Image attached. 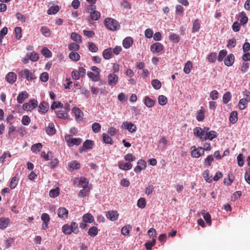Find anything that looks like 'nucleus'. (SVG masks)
<instances>
[{"mask_svg":"<svg viewBox=\"0 0 250 250\" xmlns=\"http://www.w3.org/2000/svg\"><path fill=\"white\" fill-rule=\"evenodd\" d=\"M88 49L92 52H97L98 50V47L92 42L88 43Z\"/></svg>","mask_w":250,"mask_h":250,"instance_id":"e2e57ef3","label":"nucleus"},{"mask_svg":"<svg viewBox=\"0 0 250 250\" xmlns=\"http://www.w3.org/2000/svg\"><path fill=\"white\" fill-rule=\"evenodd\" d=\"M72 111L75 115V119L77 121H82L83 119V112L78 107H74Z\"/></svg>","mask_w":250,"mask_h":250,"instance_id":"4468645a","label":"nucleus"},{"mask_svg":"<svg viewBox=\"0 0 250 250\" xmlns=\"http://www.w3.org/2000/svg\"><path fill=\"white\" fill-rule=\"evenodd\" d=\"M133 40L131 37H128L125 38L123 42V45L124 48H129L133 44Z\"/></svg>","mask_w":250,"mask_h":250,"instance_id":"6ab92c4d","label":"nucleus"},{"mask_svg":"<svg viewBox=\"0 0 250 250\" xmlns=\"http://www.w3.org/2000/svg\"><path fill=\"white\" fill-rule=\"evenodd\" d=\"M69 58L73 61H78L80 59V55L76 52L72 51L69 54Z\"/></svg>","mask_w":250,"mask_h":250,"instance_id":"7c9ffc66","label":"nucleus"},{"mask_svg":"<svg viewBox=\"0 0 250 250\" xmlns=\"http://www.w3.org/2000/svg\"><path fill=\"white\" fill-rule=\"evenodd\" d=\"M214 158L211 155L208 156L205 159L204 164L205 165L210 166L211 163L213 161Z\"/></svg>","mask_w":250,"mask_h":250,"instance_id":"338daca9","label":"nucleus"},{"mask_svg":"<svg viewBox=\"0 0 250 250\" xmlns=\"http://www.w3.org/2000/svg\"><path fill=\"white\" fill-rule=\"evenodd\" d=\"M167 98L164 95H160L158 97V103L160 105H164L167 104Z\"/></svg>","mask_w":250,"mask_h":250,"instance_id":"5fc2aeb1","label":"nucleus"},{"mask_svg":"<svg viewBox=\"0 0 250 250\" xmlns=\"http://www.w3.org/2000/svg\"><path fill=\"white\" fill-rule=\"evenodd\" d=\"M231 98V95L230 92L225 93L223 96V103L225 104H227Z\"/></svg>","mask_w":250,"mask_h":250,"instance_id":"79ce46f5","label":"nucleus"},{"mask_svg":"<svg viewBox=\"0 0 250 250\" xmlns=\"http://www.w3.org/2000/svg\"><path fill=\"white\" fill-rule=\"evenodd\" d=\"M18 183V178L15 176L12 178L10 182V187L11 189H14L16 188Z\"/></svg>","mask_w":250,"mask_h":250,"instance_id":"13d9d810","label":"nucleus"},{"mask_svg":"<svg viewBox=\"0 0 250 250\" xmlns=\"http://www.w3.org/2000/svg\"><path fill=\"white\" fill-rule=\"evenodd\" d=\"M209 174V171L208 169L205 170L203 173L204 178L208 183H210L212 181V176H210Z\"/></svg>","mask_w":250,"mask_h":250,"instance_id":"473e14b6","label":"nucleus"},{"mask_svg":"<svg viewBox=\"0 0 250 250\" xmlns=\"http://www.w3.org/2000/svg\"><path fill=\"white\" fill-rule=\"evenodd\" d=\"M218 92L214 90L210 93L209 97L212 100H215L218 98Z\"/></svg>","mask_w":250,"mask_h":250,"instance_id":"774afa93","label":"nucleus"},{"mask_svg":"<svg viewBox=\"0 0 250 250\" xmlns=\"http://www.w3.org/2000/svg\"><path fill=\"white\" fill-rule=\"evenodd\" d=\"M194 135L199 138L202 141H204L205 134L203 129L200 127H196L193 129Z\"/></svg>","mask_w":250,"mask_h":250,"instance_id":"f8f14e48","label":"nucleus"},{"mask_svg":"<svg viewBox=\"0 0 250 250\" xmlns=\"http://www.w3.org/2000/svg\"><path fill=\"white\" fill-rule=\"evenodd\" d=\"M190 149L191 150V155L193 158H198L204 154L203 147H196L195 146H192Z\"/></svg>","mask_w":250,"mask_h":250,"instance_id":"7ed1b4c3","label":"nucleus"},{"mask_svg":"<svg viewBox=\"0 0 250 250\" xmlns=\"http://www.w3.org/2000/svg\"><path fill=\"white\" fill-rule=\"evenodd\" d=\"M71 229L72 230V232L74 233L75 234H77L79 230L78 227V225L76 222H72L70 224Z\"/></svg>","mask_w":250,"mask_h":250,"instance_id":"052dcab7","label":"nucleus"},{"mask_svg":"<svg viewBox=\"0 0 250 250\" xmlns=\"http://www.w3.org/2000/svg\"><path fill=\"white\" fill-rule=\"evenodd\" d=\"M163 49V45L160 42L154 43L150 46V50L152 53H159Z\"/></svg>","mask_w":250,"mask_h":250,"instance_id":"9b49d317","label":"nucleus"},{"mask_svg":"<svg viewBox=\"0 0 250 250\" xmlns=\"http://www.w3.org/2000/svg\"><path fill=\"white\" fill-rule=\"evenodd\" d=\"M19 75L22 78L26 79L28 81H31L36 78L34 74L27 69H24L19 72Z\"/></svg>","mask_w":250,"mask_h":250,"instance_id":"f03ea898","label":"nucleus"},{"mask_svg":"<svg viewBox=\"0 0 250 250\" xmlns=\"http://www.w3.org/2000/svg\"><path fill=\"white\" fill-rule=\"evenodd\" d=\"M62 231L65 234H70L72 232L70 226L68 224H65L62 227Z\"/></svg>","mask_w":250,"mask_h":250,"instance_id":"8fccbe9b","label":"nucleus"},{"mask_svg":"<svg viewBox=\"0 0 250 250\" xmlns=\"http://www.w3.org/2000/svg\"><path fill=\"white\" fill-rule=\"evenodd\" d=\"M98 229L96 227H92L89 228L88 234L91 237H94L98 234Z\"/></svg>","mask_w":250,"mask_h":250,"instance_id":"2f4dec72","label":"nucleus"},{"mask_svg":"<svg viewBox=\"0 0 250 250\" xmlns=\"http://www.w3.org/2000/svg\"><path fill=\"white\" fill-rule=\"evenodd\" d=\"M49 107V106L47 103L45 102H42L40 104L38 107V111L41 113H45L48 111Z\"/></svg>","mask_w":250,"mask_h":250,"instance_id":"2eb2a0df","label":"nucleus"},{"mask_svg":"<svg viewBox=\"0 0 250 250\" xmlns=\"http://www.w3.org/2000/svg\"><path fill=\"white\" fill-rule=\"evenodd\" d=\"M16 38L18 40H20L21 37V28L20 27H16L15 29Z\"/></svg>","mask_w":250,"mask_h":250,"instance_id":"69168bd1","label":"nucleus"},{"mask_svg":"<svg viewBox=\"0 0 250 250\" xmlns=\"http://www.w3.org/2000/svg\"><path fill=\"white\" fill-rule=\"evenodd\" d=\"M79 184H81V187L83 188H88L89 181L85 177H81L80 178Z\"/></svg>","mask_w":250,"mask_h":250,"instance_id":"c85d7f7f","label":"nucleus"},{"mask_svg":"<svg viewBox=\"0 0 250 250\" xmlns=\"http://www.w3.org/2000/svg\"><path fill=\"white\" fill-rule=\"evenodd\" d=\"M94 219L93 216L90 213H86L83 215V220L85 223H92Z\"/></svg>","mask_w":250,"mask_h":250,"instance_id":"cd10ccee","label":"nucleus"},{"mask_svg":"<svg viewBox=\"0 0 250 250\" xmlns=\"http://www.w3.org/2000/svg\"><path fill=\"white\" fill-rule=\"evenodd\" d=\"M205 118L204 109L201 106L199 110L197 111L196 119L198 121H202Z\"/></svg>","mask_w":250,"mask_h":250,"instance_id":"393cba45","label":"nucleus"},{"mask_svg":"<svg viewBox=\"0 0 250 250\" xmlns=\"http://www.w3.org/2000/svg\"><path fill=\"white\" fill-rule=\"evenodd\" d=\"M70 38L75 41V42L80 43L82 42V39L81 36H80L79 34L72 32L70 35Z\"/></svg>","mask_w":250,"mask_h":250,"instance_id":"5701e85b","label":"nucleus"},{"mask_svg":"<svg viewBox=\"0 0 250 250\" xmlns=\"http://www.w3.org/2000/svg\"><path fill=\"white\" fill-rule=\"evenodd\" d=\"M234 62V56L232 54L228 55L224 59L225 64L227 66H231Z\"/></svg>","mask_w":250,"mask_h":250,"instance_id":"ddd939ff","label":"nucleus"},{"mask_svg":"<svg viewBox=\"0 0 250 250\" xmlns=\"http://www.w3.org/2000/svg\"><path fill=\"white\" fill-rule=\"evenodd\" d=\"M145 104L148 107L150 108L153 107L155 104V101L150 99L149 97L146 96L144 99Z\"/></svg>","mask_w":250,"mask_h":250,"instance_id":"a878e982","label":"nucleus"},{"mask_svg":"<svg viewBox=\"0 0 250 250\" xmlns=\"http://www.w3.org/2000/svg\"><path fill=\"white\" fill-rule=\"evenodd\" d=\"M41 32L46 37H49L51 35V31L46 26H42L41 28Z\"/></svg>","mask_w":250,"mask_h":250,"instance_id":"c756f323","label":"nucleus"},{"mask_svg":"<svg viewBox=\"0 0 250 250\" xmlns=\"http://www.w3.org/2000/svg\"><path fill=\"white\" fill-rule=\"evenodd\" d=\"M200 28V23L198 20H195L193 23L192 32H197Z\"/></svg>","mask_w":250,"mask_h":250,"instance_id":"de8ad7c7","label":"nucleus"},{"mask_svg":"<svg viewBox=\"0 0 250 250\" xmlns=\"http://www.w3.org/2000/svg\"><path fill=\"white\" fill-rule=\"evenodd\" d=\"M217 136V133L216 131L211 130L209 132H207L205 134V137L204 141L207 140H212L213 139L216 138Z\"/></svg>","mask_w":250,"mask_h":250,"instance_id":"a211bd4d","label":"nucleus"},{"mask_svg":"<svg viewBox=\"0 0 250 250\" xmlns=\"http://www.w3.org/2000/svg\"><path fill=\"white\" fill-rule=\"evenodd\" d=\"M59 10V7L58 5L51 6L50 7L47 11V13L48 15H52V14H56Z\"/></svg>","mask_w":250,"mask_h":250,"instance_id":"58836bf2","label":"nucleus"},{"mask_svg":"<svg viewBox=\"0 0 250 250\" xmlns=\"http://www.w3.org/2000/svg\"><path fill=\"white\" fill-rule=\"evenodd\" d=\"M107 78L109 85L112 86L115 85L118 82V77L114 73L109 74Z\"/></svg>","mask_w":250,"mask_h":250,"instance_id":"6e6552de","label":"nucleus"},{"mask_svg":"<svg viewBox=\"0 0 250 250\" xmlns=\"http://www.w3.org/2000/svg\"><path fill=\"white\" fill-rule=\"evenodd\" d=\"M131 227L130 225H126L122 228L121 232L124 235H128L130 230H131Z\"/></svg>","mask_w":250,"mask_h":250,"instance_id":"f704fd0d","label":"nucleus"},{"mask_svg":"<svg viewBox=\"0 0 250 250\" xmlns=\"http://www.w3.org/2000/svg\"><path fill=\"white\" fill-rule=\"evenodd\" d=\"M66 138L67 137H65V139L66 140V143L67 145L69 147H72L74 145L79 146V145L81 144L82 142V139L80 138H68V139H67Z\"/></svg>","mask_w":250,"mask_h":250,"instance_id":"0eeeda50","label":"nucleus"},{"mask_svg":"<svg viewBox=\"0 0 250 250\" xmlns=\"http://www.w3.org/2000/svg\"><path fill=\"white\" fill-rule=\"evenodd\" d=\"M119 215L118 212L114 210H109L106 214V217L111 221L117 220Z\"/></svg>","mask_w":250,"mask_h":250,"instance_id":"9d476101","label":"nucleus"},{"mask_svg":"<svg viewBox=\"0 0 250 250\" xmlns=\"http://www.w3.org/2000/svg\"><path fill=\"white\" fill-rule=\"evenodd\" d=\"M156 243L155 239L153 238L151 241L147 242L145 243V246L146 250H151L152 247L154 246Z\"/></svg>","mask_w":250,"mask_h":250,"instance_id":"6e6d98bb","label":"nucleus"},{"mask_svg":"<svg viewBox=\"0 0 250 250\" xmlns=\"http://www.w3.org/2000/svg\"><path fill=\"white\" fill-rule=\"evenodd\" d=\"M101 14L97 11L94 10L90 12V17L93 21H97L100 18Z\"/></svg>","mask_w":250,"mask_h":250,"instance_id":"a19ab883","label":"nucleus"},{"mask_svg":"<svg viewBox=\"0 0 250 250\" xmlns=\"http://www.w3.org/2000/svg\"><path fill=\"white\" fill-rule=\"evenodd\" d=\"M146 163L145 161L140 159L137 162V165L134 169V171L136 173H139L141 171L146 168Z\"/></svg>","mask_w":250,"mask_h":250,"instance_id":"423d86ee","label":"nucleus"},{"mask_svg":"<svg viewBox=\"0 0 250 250\" xmlns=\"http://www.w3.org/2000/svg\"><path fill=\"white\" fill-rule=\"evenodd\" d=\"M124 159L128 162L129 163L134 161L135 160L136 158L131 153H128L125 155L124 157Z\"/></svg>","mask_w":250,"mask_h":250,"instance_id":"0e129e2a","label":"nucleus"},{"mask_svg":"<svg viewBox=\"0 0 250 250\" xmlns=\"http://www.w3.org/2000/svg\"><path fill=\"white\" fill-rule=\"evenodd\" d=\"M217 59V54L215 52L210 53L207 57V59L210 62H214Z\"/></svg>","mask_w":250,"mask_h":250,"instance_id":"49530a36","label":"nucleus"},{"mask_svg":"<svg viewBox=\"0 0 250 250\" xmlns=\"http://www.w3.org/2000/svg\"><path fill=\"white\" fill-rule=\"evenodd\" d=\"M118 167L119 168L122 170H127L132 168V165L129 162L126 163L119 162L118 164Z\"/></svg>","mask_w":250,"mask_h":250,"instance_id":"aec40b11","label":"nucleus"},{"mask_svg":"<svg viewBox=\"0 0 250 250\" xmlns=\"http://www.w3.org/2000/svg\"><path fill=\"white\" fill-rule=\"evenodd\" d=\"M103 56L104 59L108 60L112 56V49L111 48H109L104 50L103 52Z\"/></svg>","mask_w":250,"mask_h":250,"instance_id":"b1692460","label":"nucleus"},{"mask_svg":"<svg viewBox=\"0 0 250 250\" xmlns=\"http://www.w3.org/2000/svg\"><path fill=\"white\" fill-rule=\"evenodd\" d=\"M68 49L71 51H78L80 49V45L75 42H72L68 44Z\"/></svg>","mask_w":250,"mask_h":250,"instance_id":"603ef678","label":"nucleus"},{"mask_svg":"<svg viewBox=\"0 0 250 250\" xmlns=\"http://www.w3.org/2000/svg\"><path fill=\"white\" fill-rule=\"evenodd\" d=\"M237 112L236 111H233L231 112L229 120L230 122L233 124L236 123L238 121Z\"/></svg>","mask_w":250,"mask_h":250,"instance_id":"bb28decb","label":"nucleus"},{"mask_svg":"<svg viewBox=\"0 0 250 250\" xmlns=\"http://www.w3.org/2000/svg\"><path fill=\"white\" fill-rule=\"evenodd\" d=\"M104 23L106 27L111 31L117 30L120 27L119 22L112 18H106L104 20Z\"/></svg>","mask_w":250,"mask_h":250,"instance_id":"f257e3e1","label":"nucleus"},{"mask_svg":"<svg viewBox=\"0 0 250 250\" xmlns=\"http://www.w3.org/2000/svg\"><path fill=\"white\" fill-rule=\"evenodd\" d=\"M227 54V51L226 50L223 49L221 50L219 52L218 56L217 57L218 61L220 62H222Z\"/></svg>","mask_w":250,"mask_h":250,"instance_id":"864d4df0","label":"nucleus"},{"mask_svg":"<svg viewBox=\"0 0 250 250\" xmlns=\"http://www.w3.org/2000/svg\"><path fill=\"white\" fill-rule=\"evenodd\" d=\"M41 52L45 57L50 58L52 56L51 52L46 47H43L42 49Z\"/></svg>","mask_w":250,"mask_h":250,"instance_id":"680f3d73","label":"nucleus"},{"mask_svg":"<svg viewBox=\"0 0 250 250\" xmlns=\"http://www.w3.org/2000/svg\"><path fill=\"white\" fill-rule=\"evenodd\" d=\"M60 193V189L57 188L54 189H52L49 191V195L51 197L55 198L59 196Z\"/></svg>","mask_w":250,"mask_h":250,"instance_id":"37998d69","label":"nucleus"},{"mask_svg":"<svg viewBox=\"0 0 250 250\" xmlns=\"http://www.w3.org/2000/svg\"><path fill=\"white\" fill-rule=\"evenodd\" d=\"M68 166L72 169H79L81 167L80 164L76 161H71L69 163Z\"/></svg>","mask_w":250,"mask_h":250,"instance_id":"a18cd8bd","label":"nucleus"},{"mask_svg":"<svg viewBox=\"0 0 250 250\" xmlns=\"http://www.w3.org/2000/svg\"><path fill=\"white\" fill-rule=\"evenodd\" d=\"M9 222L10 220L8 218H0V229H5L8 226Z\"/></svg>","mask_w":250,"mask_h":250,"instance_id":"412c9836","label":"nucleus"},{"mask_svg":"<svg viewBox=\"0 0 250 250\" xmlns=\"http://www.w3.org/2000/svg\"><path fill=\"white\" fill-rule=\"evenodd\" d=\"M5 79L10 83H13L17 80V75L13 72H9L6 76Z\"/></svg>","mask_w":250,"mask_h":250,"instance_id":"dca6fc26","label":"nucleus"},{"mask_svg":"<svg viewBox=\"0 0 250 250\" xmlns=\"http://www.w3.org/2000/svg\"><path fill=\"white\" fill-rule=\"evenodd\" d=\"M92 129L94 133H97L101 131V125L98 123H94L92 125Z\"/></svg>","mask_w":250,"mask_h":250,"instance_id":"09e8293b","label":"nucleus"},{"mask_svg":"<svg viewBox=\"0 0 250 250\" xmlns=\"http://www.w3.org/2000/svg\"><path fill=\"white\" fill-rule=\"evenodd\" d=\"M89 190H90V189L89 188H83V189L80 190V191H79V192L78 193V196L80 198H83V197L86 196L88 195V192H89Z\"/></svg>","mask_w":250,"mask_h":250,"instance_id":"3c124183","label":"nucleus"},{"mask_svg":"<svg viewBox=\"0 0 250 250\" xmlns=\"http://www.w3.org/2000/svg\"><path fill=\"white\" fill-rule=\"evenodd\" d=\"M87 75L89 78L91 79L94 82H97L100 80L99 75H95L91 71L88 72Z\"/></svg>","mask_w":250,"mask_h":250,"instance_id":"c03bdc74","label":"nucleus"},{"mask_svg":"<svg viewBox=\"0 0 250 250\" xmlns=\"http://www.w3.org/2000/svg\"><path fill=\"white\" fill-rule=\"evenodd\" d=\"M122 128L127 129L130 133H134L137 130L136 125L128 122H124L122 125Z\"/></svg>","mask_w":250,"mask_h":250,"instance_id":"20e7f679","label":"nucleus"},{"mask_svg":"<svg viewBox=\"0 0 250 250\" xmlns=\"http://www.w3.org/2000/svg\"><path fill=\"white\" fill-rule=\"evenodd\" d=\"M94 142L90 140H86L83 144L82 147L79 148V151L82 153L83 151L92 148Z\"/></svg>","mask_w":250,"mask_h":250,"instance_id":"39448f33","label":"nucleus"},{"mask_svg":"<svg viewBox=\"0 0 250 250\" xmlns=\"http://www.w3.org/2000/svg\"><path fill=\"white\" fill-rule=\"evenodd\" d=\"M57 117L61 119H65L68 117V114L67 112L62 110H59L56 112Z\"/></svg>","mask_w":250,"mask_h":250,"instance_id":"ea45409f","label":"nucleus"},{"mask_svg":"<svg viewBox=\"0 0 250 250\" xmlns=\"http://www.w3.org/2000/svg\"><path fill=\"white\" fill-rule=\"evenodd\" d=\"M248 102H249L247 101V100L245 99L244 98L241 99L239 101V104H238L239 108L241 110H243V109H245L246 108V107L247 106Z\"/></svg>","mask_w":250,"mask_h":250,"instance_id":"c9c22d12","label":"nucleus"},{"mask_svg":"<svg viewBox=\"0 0 250 250\" xmlns=\"http://www.w3.org/2000/svg\"><path fill=\"white\" fill-rule=\"evenodd\" d=\"M146 206V201L144 198H140L137 201V206L141 208H144Z\"/></svg>","mask_w":250,"mask_h":250,"instance_id":"4d7b16f0","label":"nucleus"},{"mask_svg":"<svg viewBox=\"0 0 250 250\" xmlns=\"http://www.w3.org/2000/svg\"><path fill=\"white\" fill-rule=\"evenodd\" d=\"M103 141L105 144H109L110 145L113 144V141L112 139L107 134L104 133L102 135Z\"/></svg>","mask_w":250,"mask_h":250,"instance_id":"e433bc0d","label":"nucleus"},{"mask_svg":"<svg viewBox=\"0 0 250 250\" xmlns=\"http://www.w3.org/2000/svg\"><path fill=\"white\" fill-rule=\"evenodd\" d=\"M240 17L241 18L240 23L242 24H245L248 22V18L244 12H242L240 13Z\"/></svg>","mask_w":250,"mask_h":250,"instance_id":"bf43d9fd","label":"nucleus"},{"mask_svg":"<svg viewBox=\"0 0 250 250\" xmlns=\"http://www.w3.org/2000/svg\"><path fill=\"white\" fill-rule=\"evenodd\" d=\"M58 216L62 219L67 218L68 216V210L65 208L60 207L58 209Z\"/></svg>","mask_w":250,"mask_h":250,"instance_id":"1a4fd4ad","label":"nucleus"},{"mask_svg":"<svg viewBox=\"0 0 250 250\" xmlns=\"http://www.w3.org/2000/svg\"><path fill=\"white\" fill-rule=\"evenodd\" d=\"M28 93L26 91L21 92L17 97V100L18 103L22 104L25 99L28 97Z\"/></svg>","mask_w":250,"mask_h":250,"instance_id":"f3484780","label":"nucleus"},{"mask_svg":"<svg viewBox=\"0 0 250 250\" xmlns=\"http://www.w3.org/2000/svg\"><path fill=\"white\" fill-rule=\"evenodd\" d=\"M192 67V63L190 61H188L185 65L184 68V71L186 74H189L191 71V69Z\"/></svg>","mask_w":250,"mask_h":250,"instance_id":"4c0bfd02","label":"nucleus"},{"mask_svg":"<svg viewBox=\"0 0 250 250\" xmlns=\"http://www.w3.org/2000/svg\"><path fill=\"white\" fill-rule=\"evenodd\" d=\"M46 133L49 135H53L56 133L54 125L53 123H50L46 129Z\"/></svg>","mask_w":250,"mask_h":250,"instance_id":"4be33fe9","label":"nucleus"},{"mask_svg":"<svg viewBox=\"0 0 250 250\" xmlns=\"http://www.w3.org/2000/svg\"><path fill=\"white\" fill-rule=\"evenodd\" d=\"M151 85H152L153 88L156 90L160 89L162 86L161 82L157 79L152 80Z\"/></svg>","mask_w":250,"mask_h":250,"instance_id":"72a5a7b5","label":"nucleus"}]
</instances>
